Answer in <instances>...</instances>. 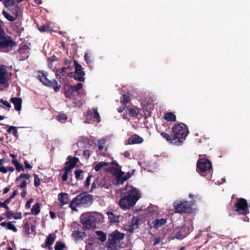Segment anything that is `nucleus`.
Segmentation results:
<instances>
[{"label":"nucleus","mask_w":250,"mask_h":250,"mask_svg":"<svg viewBox=\"0 0 250 250\" xmlns=\"http://www.w3.org/2000/svg\"><path fill=\"white\" fill-rule=\"evenodd\" d=\"M130 101V97L126 94H123L120 98V102L122 104L125 105Z\"/></svg>","instance_id":"34"},{"label":"nucleus","mask_w":250,"mask_h":250,"mask_svg":"<svg viewBox=\"0 0 250 250\" xmlns=\"http://www.w3.org/2000/svg\"><path fill=\"white\" fill-rule=\"evenodd\" d=\"M10 102L14 104L15 110L19 111L21 110L22 100L21 98H12L10 99Z\"/></svg>","instance_id":"18"},{"label":"nucleus","mask_w":250,"mask_h":250,"mask_svg":"<svg viewBox=\"0 0 250 250\" xmlns=\"http://www.w3.org/2000/svg\"><path fill=\"white\" fill-rule=\"evenodd\" d=\"M108 165L109 164L107 162H100L96 165L94 169L96 170V171H101V170L104 167H106L108 166Z\"/></svg>","instance_id":"31"},{"label":"nucleus","mask_w":250,"mask_h":250,"mask_svg":"<svg viewBox=\"0 0 250 250\" xmlns=\"http://www.w3.org/2000/svg\"><path fill=\"white\" fill-rule=\"evenodd\" d=\"M92 202V195L85 193H80L71 200L69 206L72 210L78 211L77 207H88L91 205Z\"/></svg>","instance_id":"2"},{"label":"nucleus","mask_w":250,"mask_h":250,"mask_svg":"<svg viewBox=\"0 0 250 250\" xmlns=\"http://www.w3.org/2000/svg\"><path fill=\"white\" fill-rule=\"evenodd\" d=\"M98 216L99 214L95 212L83 214L81 216V222L86 229L95 228L96 223L99 221Z\"/></svg>","instance_id":"3"},{"label":"nucleus","mask_w":250,"mask_h":250,"mask_svg":"<svg viewBox=\"0 0 250 250\" xmlns=\"http://www.w3.org/2000/svg\"><path fill=\"white\" fill-rule=\"evenodd\" d=\"M65 248H66L65 244L61 241H58L55 244L54 249L55 250H63Z\"/></svg>","instance_id":"33"},{"label":"nucleus","mask_w":250,"mask_h":250,"mask_svg":"<svg viewBox=\"0 0 250 250\" xmlns=\"http://www.w3.org/2000/svg\"><path fill=\"white\" fill-rule=\"evenodd\" d=\"M96 233L98 236V239L102 242H104L106 240V235L104 232L101 231H97Z\"/></svg>","instance_id":"32"},{"label":"nucleus","mask_w":250,"mask_h":250,"mask_svg":"<svg viewBox=\"0 0 250 250\" xmlns=\"http://www.w3.org/2000/svg\"><path fill=\"white\" fill-rule=\"evenodd\" d=\"M40 212V204L37 203L33 205L31 209V213L33 215H37Z\"/></svg>","instance_id":"30"},{"label":"nucleus","mask_w":250,"mask_h":250,"mask_svg":"<svg viewBox=\"0 0 250 250\" xmlns=\"http://www.w3.org/2000/svg\"><path fill=\"white\" fill-rule=\"evenodd\" d=\"M167 223V219L164 218L157 219L152 222L151 227L157 229Z\"/></svg>","instance_id":"19"},{"label":"nucleus","mask_w":250,"mask_h":250,"mask_svg":"<svg viewBox=\"0 0 250 250\" xmlns=\"http://www.w3.org/2000/svg\"><path fill=\"white\" fill-rule=\"evenodd\" d=\"M74 63V61L65 60L64 61V64L66 65V68L69 70H71L73 66L72 63Z\"/></svg>","instance_id":"42"},{"label":"nucleus","mask_w":250,"mask_h":250,"mask_svg":"<svg viewBox=\"0 0 250 250\" xmlns=\"http://www.w3.org/2000/svg\"><path fill=\"white\" fill-rule=\"evenodd\" d=\"M12 164L16 167L19 163L17 159H13L12 161Z\"/></svg>","instance_id":"64"},{"label":"nucleus","mask_w":250,"mask_h":250,"mask_svg":"<svg viewBox=\"0 0 250 250\" xmlns=\"http://www.w3.org/2000/svg\"><path fill=\"white\" fill-rule=\"evenodd\" d=\"M16 170L18 171H23L24 170V168L23 167V166L19 163L16 167Z\"/></svg>","instance_id":"50"},{"label":"nucleus","mask_w":250,"mask_h":250,"mask_svg":"<svg viewBox=\"0 0 250 250\" xmlns=\"http://www.w3.org/2000/svg\"><path fill=\"white\" fill-rule=\"evenodd\" d=\"M212 168L210 161L207 158L199 159L197 162V171L202 176H205Z\"/></svg>","instance_id":"6"},{"label":"nucleus","mask_w":250,"mask_h":250,"mask_svg":"<svg viewBox=\"0 0 250 250\" xmlns=\"http://www.w3.org/2000/svg\"><path fill=\"white\" fill-rule=\"evenodd\" d=\"M126 105H124V104H122L121 106H120L118 108V111L119 112V113H122L123 112V111L125 109V108H126Z\"/></svg>","instance_id":"55"},{"label":"nucleus","mask_w":250,"mask_h":250,"mask_svg":"<svg viewBox=\"0 0 250 250\" xmlns=\"http://www.w3.org/2000/svg\"><path fill=\"white\" fill-rule=\"evenodd\" d=\"M25 167L26 168L31 169L32 168V167L31 165L28 163V162L27 161H25L24 162Z\"/></svg>","instance_id":"59"},{"label":"nucleus","mask_w":250,"mask_h":250,"mask_svg":"<svg viewBox=\"0 0 250 250\" xmlns=\"http://www.w3.org/2000/svg\"><path fill=\"white\" fill-rule=\"evenodd\" d=\"M107 170L110 171L111 174L115 177V185L119 186L122 185L126 181L124 176L125 172L122 171L120 168L111 167H109Z\"/></svg>","instance_id":"11"},{"label":"nucleus","mask_w":250,"mask_h":250,"mask_svg":"<svg viewBox=\"0 0 250 250\" xmlns=\"http://www.w3.org/2000/svg\"><path fill=\"white\" fill-rule=\"evenodd\" d=\"M6 73L7 70L3 67H0V84L7 87L9 86V79L6 77Z\"/></svg>","instance_id":"13"},{"label":"nucleus","mask_w":250,"mask_h":250,"mask_svg":"<svg viewBox=\"0 0 250 250\" xmlns=\"http://www.w3.org/2000/svg\"><path fill=\"white\" fill-rule=\"evenodd\" d=\"M92 177V175H89L87 178L86 179V180L85 181V187H88L90 185V179H91V178Z\"/></svg>","instance_id":"52"},{"label":"nucleus","mask_w":250,"mask_h":250,"mask_svg":"<svg viewBox=\"0 0 250 250\" xmlns=\"http://www.w3.org/2000/svg\"><path fill=\"white\" fill-rule=\"evenodd\" d=\"M67 179H68V174L64 173V174H63V175L62 176V181L63 182H65L67 180Z\"/></svg>","instance_id":"58"},{"label":"nucleus","mask_w":250,"mask_h":250,"mask_svg":"<svg viewBox=\"0 0 250 250\" xmlns=\"http://www.w3.org/2000/svg\"><path fill=\"white\" fill-rule=\"evenodd\" d=\"M189 229L188 227L184 226H182L180 229L176 233V237L177 239H183L186 237L188 233Z\"/></svg>","instance_id":"15"},{"label":"nucleus","mask_w":250,"mask_h":250,"mask_svg":"<svg viewBox=\"0 0 250 250\" xmlns=\"http://www.w3.org/2000/svg\"><path fill=\"white\" fill-rule=\"evenodd\" d=\"M8 171V169L4 166H1L0 167V172L3 173H6Z\"/></svg>","instance_id":"56"},{"label":"nucleus","mask_w":250,"mask_h":250,"mask_svg":"<svg viewBox=\"0 0 250 250\" xmlns=\"http://www.w3.org/2000/svg\"><path fill=\"white\" fill-rule=\"evenodd\" d=\"M56 237L54 235L53 236L52 234H49L46 237V239L45 240V244L47 247H48V249L49 250H52V248L51 247V246L54 243V241H55Z\"/></svg>","instance_id":"22"},{"label":"nucleus","mask_w":250,"mask_h":250,"mask_svg":"<svg viewBox=\"0 0 250 250\" xmlns=\"http://www.w3.org/2000/svg\"><path fill=\"white\" fill-rule=\"evenodd\" d=\"M125 237V234L118 230L113 231L109 235L106 248L108 250H116L117 245Z\"/></svg>","instance_id":"4"},{"label":"nucleus","mask_w":250,"mask_h":250,"mask_svg":"<svg viewBox=\"0 0 250 250\" xmlns=\"http://www.w3.org/2000/svg\"><path fill=\"white\" fill-rule=\"evenodd\" d=\"M83 156L85 157V158L88 159L90 156V150H83Z\"/></svg>","instance_id":"49"},{"label":"nucleus","mask_w":250,"mask_h":250,"mask_svg":"<svg viewBox=\"0 0 250 250\" xmlns=\"http://www.w3.org/2000/svg\"><path fill=\"white\" fill-rule=\"evenodd\" d=\"M83 173V170L76 169L74 171V173L75 174V177L77 180L83 179V177L81 176V174Z\"/></svg>","instance_id":"40"},{"label":"nucleus","mask_w":250,"mask_h":250,"mask_svg":"<svg viewBox=\"0 0 250 250\" xmlns=\"http://www.w3.org/2000/svg\"><path fill=\"white\" fill-rule=\"evenodd\" d=\"M141 197L140 191L132 186L126 184L123 188L119 205L123 209L133 207Z\"/></svg>","instance_id":"1"},{"label":"nucleus","mask_w":250,"mask_h":250,"mask_svg":"<svg viewBox=\"0 0 250 250\" xmlns=\"http://www.w3.org/2000/svg\"><path fill=\"white\" fill-rule=\"evenodd\" d=\"M49 214L52 219H54L56 218V213L54 212L50 211L49 212Z\"/></svg>","instance_id":"62"},{"label":"nucleus","mask_w":250,"mask_h":250,"mask_svg":"<svg viewBox=\"0 0 250 250\" xmlns=\"http://www.w3.org/2000/svg\"><path fill=\"white\" fill-rule=\"evenodd\" d=\"M83 84L82 83H78L75 85H72V88L74 93L77 92L79 93V91L83 87Z\"/></svg>","instance_id":"41"},{"label":"nucleus","mask_w":250,"mask_h":250,"mask_svg":"<svg viewBox=\"0 0 250 250\" xmlns=\"http://www.w3.org/2000/svg\"><path fill=\"white\" fill-rule=\"evenodd\" d=\"M193 202L191 203L187 201H177L174 203V208L176 213H190L192 210Z\"/></svg>","instance_id":"7"},{"label":"nucleus","mask_w":250,"mask_h":250,"mask_svg":"<svg viewBox=\"0 0 250 250\" xmlns=\"http://www.w3.org/2000/svg\"><path fill=\"white\" fill-rule=\"evenodd\" d=\"M161 136L164 138L167 141L171 142L173 140H174L175 139H174V138L172 139L171 135H169V134H167L166 132H162L161 133Z\"/></svg>","instance_id":"37"},{"label":"nucleus","mask_w":250,"mask_h":250,"mask_svg":"<svg viewBox=\"0 0 250 250\" xmlns=\"http://www.w3.org/2000/svg\"><path fill=\"white\" fill-rule=\"evenodd\" d=\"M12 133L15 137H17L18 136V132L17 131V129L16 126L14 127V128L13 129Z\"/></svg>","instance_id":"57"},{"label":"nucleus","mask_w":250,"mask_h":250,"mask_svg":"<svg viewBox=\"0 0 250 250\" xmlns=\"http://www.w3.org/2000/svg\"><path fill=\"white\" fill-rule=\"evenodd\" d=\"M38 79L40 80L44 85L52 88L56 92L59 91L61 86V84H59L56 80L50 81L47 79L45 74L42 73V75L38 76Z\"/></svg>","instance_id":"10"},{"label":"nucleus","mask_w":250,"mask_h":250,"mask_svg":"<svg viewBox=\"0 0 250 250\" xmlns=\"http://www.w3.org/2000/svg\"><path fill=\"white\" fill-rule=\"evenodd\" d=\"M164 118L167 122L176 121V117L175 115L171 112H168L165 113Z\"/></svg>","instance_id":"25"},{"label":"nucleus","mask_w":250,"mask_h":250,"mask_svg":"<svg viewBox=\"0 0 250 250\" xmlns=\"http://www.w3.org/2000/svg\"><path fill=\"white\" fill-rule=\"evenodd\" d=\"M6 229L16 232L18 231L17 228L11 222H8Z\"/></svg>","instance_id":"43"},{"label":"nucleus","mask_w":250,"mask_h":250,"mask_svg":"<svg viewBox=\"0 0 250 250\" xmlns=\"http://www.w3.org/2000/svg\"><path fill=\"white\" fill-rule=\"evenodd\" d=\"M107 215L108 216L109 222L115 223L119 222V216L115 215L113 212H107Z\"/></svg>","instance_id":"28"},{"label":"nucleus","mask_w":250,"mask_h":250,"mask_svg":"<svg viewBox=\"0 0 250 250\" xmlns=\"http://www.w3.org/2000/svg\"><path fill=\"white\" fill-rule=\"evenodd\" d=\"M237 201L234 205L235 211L239 214L246 215L249 213L248 203L243 198H236Z\"/></svg>","instance_id":"8"},{"label":"nucleus","mask_w":250,"mask_h":250,"mask_svg":"<svg viewBox=\"0 0 250 250\" xmlns=\"http://www.w3.org/2000/svg\"><path fill=\"white\" fill-rule=\"evenodd\" d=\"M71 169H72V168L68 166L64 167L63 170L64 171V173L68 174Z\"/></svg>","instance_id":"54"},{"label":"nucleus","mask_w":250,"mask_h":250,"mask_svg":"<svg viewBox=\"0 0 250 250\" xmlns=\"http://www.w3.org/2000/svg\"><path fill=\"white\" fill-rule=\"evenodd\" d=\"M58 200L60 202V206H63L68 204L69 202V198L67 193L61 192L58 194Z\"/></svg>","instance_id":"14"},{"label":"nucleus","mask_w":250,"mask_h":250,"mask_svg":"<svg viewBox=\"0 0 250 250\" xmlns=\"http://www.w3.org/2000/svg\"><path fill=\"white\" fill-rule=\"evenodd\" d=\"M18 193V191L17 190H15L12 193V195L9 197L7 199H6L4 202H6L8 203H9L11 201V200L14 198L15 196H16V195Z\"/></svg>","instance_id":"47"},{"label":"nucleus","mask_w":250,"mask_h":250,"mask_svg":"<svg viewBox=\"0 0 250 250\" xmlns=\"http://www.w3.org/2000/svg\"><path fill=\"white\" fill-rule=\"evenodd\" d=\"M57 119L61 123H64L67 119V117L65 114H61L57 116Z\"/></svg>","instance_id":"39"},{"label":"nucleus","mask_w":250,"mask_h":250,"mask_svg":"<svg viewBox=\"0 0 250 250\" xmlns=\"http://www.w3.org/2000/svg\"><path fill=\"white\" fill-rule=\"evenodd\" d=\"M30 175L25 173H21L19 177L16 178V181L19 180L20 179L24 178L26 179H29L30 178Z\"/></svg>","instance_id":"46"},{"label":"nucleus","mask_w":250,"mask_h":250,"mask_svg":"<svg viewBox=\"0 0 250 250\" xmlns=\"http://www.w3.org/2000/svg\"><path fill=\"white\" fill-rule=\"evenodd\" d=\"M23 230L26 235L29 234L30 225L28 222H26L24 223L23 227Z\"/></svg>","instance_id":"44"},{"label":"nucleus","mask_w":250,"mask_h":250,"mask_svg":"<svg viewBox=\"0 0 250 250\" xmlns=\"http://www.w3.org/2000/svg\"><path fill=\"white\" fill-rule=\"evenodd\" d=\"M14 127L15 126H10L7 130V132L9 133H12V131H13V129L14 128Z\"/></svg>","instance_id":"63"},{"label":"nucleus","mask_w":250,"mask_h":250,"mask_svg":"<svg viewBox=\"0 0 250 250\" xmlns=\"http://www.w3.org/2000/svg\"><path fill=\"white\" fill-rule=\"evenodd\" d=\"M27 182L23 181L19 186L18 188H25L27 186Z\"/></svg>","instance_id":"53"},{"label":"nucleus","mask_w":250,"mask_h":250,"mask_svg":"<svg viewBox=\"0 0 250 250\" xmlns=\"http://www.w3.org/2000/svg\"><path fill=\"white\" fill-rule=\"evenodd\" d=\"M33 202V199L30 198L25 204V208L28 209L31 207V204Z\"/></svg>","instance_id":"51"},{"label":"nucleus","mask_w":250,"mask_h":250,"mask_svg":"<svg viewBox=\"0 0 250 250\" xmlns=\"http://www.w3.org/2000/svg\"><path fill=\"white\" fill-rule=\"evenodd\" d=\"M67 160L68 161L65 162V164L72 168L76 166L77 163L79 161V159L77 157H72L71 156H68L67 158Z\"/></svg>","instance_id":"20"},{"label":"nucleus","mask_w":250,"mask_h":250,"mask_svg":"<svg viewBox=\"0 0 250 250\" xmlns=\"http://www.w3.org/2000/svg\"><path fill=\"white\" fill-rule=\"evenodd\" d=\"M124 177H125V180H127L128 179L131 177V174L130 172H127L126 174H124Z\"/></svg>","instance_id":"61"},{"label":"nucleus","mask_w":250,"mask_h":250,"mask_svg":"<svg viewBox=\"0 0 250 250\" xmlns=\"http://www.w3.org/2000/svg\"><path fill=\"white\" fill-rule=\"evenodd\" d=\"M38 28L41 32H48L50 31V26L48 24H43L41 26L38 25Z\"/></svg>","instance_id":"35"},{"label":"nucleus","mask_w":250,"mask_h":250,"mask_svg":"<svg viewBox=\"0 0 250 250\" xmlns=\"http://www.w3.org/2000/svg\"><path fill=\"white\" fill-rule=\"evenodd\" d=\"M34 185L36 187H38L41 185V179L37 174H34Z\"/></svg>","instance_id":"45"},{"label":"nucleus","mask_w":250,"mask_h":250,"mask_svg":"<svg viewBox=\"0 0 250 250\" xmlns=\"http://www.w3.org/2000/svg\"><path fill=\"white\" fill-rule=\"evenodd\" d=\"M84 234V232L80 231H74L72 233V236L75 239L81 238Z\"/></svg>","instance_id":"36"},{"label":"nucleus","mask_w":250,"mask_h":250,"mask_svg":"<svg viewBox=\"0 0 250 250\" xmlns=\"http://www.w3.org/2000/svg\"><path fill=\"white\" fill-rule=\"evenodd\" d=\"M5 216L8 219H11L12 217L15 219H20L22 218V214L21 212L14 213L12 211H7L5 213Z\"/></svg>","instance_id":"21"},{"label":"nucleus","mask_w":250,"mask_h":250,"mask_svg":"<svg viewBox=\"0 0 250 250\" xmlns=\"http://www.w3.org/2000/svg\"><path fill=\"white\" fill-rule=\"evenodd\" d=\"M64 94L66 97L72 98L75 96V93L72 88V85L65 84L64 86Z\"/></svg>","instance_id":"16"},{"label":"nucleus","mask_w":250,"mask_h":250,"mask_svg":"<svg viewBox=\"0 0 250 250\" xmlns=\"http://www.w3.org/2000/svg\"><path fill=\"white\" fill-rule=\"evenodd\" d=\"M126 113L129 117H136L138 114L137 108H128L126 110Z\"/></svg>","instance_id":"29"},{"label":"nucleus","mask_w":250,"mask_h":250,"mask_svg":"<svg viewBox=\"0 0 250 250\" xmlns=\"http://www.w3.org/2000/svg\"><path fill=\"white\" fill-rule=\"evenodd\" d=\"M70 70L67 69V68L65 67H62L61 69H58L56 70V75H58V74H62V76L64 77H69V73L71 72H70Z\"/></svg>","instance_id":"27"},{"label":"nucleus","mask_w":250,"mask_h":250,"mask_svg":"<svg viewBox=\"0 0 250 250\" xmlns=\"http://www.w3.org/2000/svg\"><path fill=\"white\" fill-rule=\"evenodd\" d=\"M2 14L3 16L9 21H14L18 17V15L17 12L15 13V16L11 15L9 14L6 11L3 10L2 11Z\"/></svg>","instance_id":"26"},{"label":"nucleus","mask_w":250,"mask_h":250,"mask_svg":"<svg viewBox=\"0 0 250 250\" xmlns=\"http://www.w3.org/2000/svg\"><path fill=\"white\" fill-rule=\"evenodd\" d=\"M5 7H8L9 6H12L15 5V0H2Z\"/></svg>","instance_id":"38"},{"label":"nucleus","mask_w":250,"mask_h":250,"mask_svg":"<svg viewBox=\"0 0 250 250\" xmlns=\"http://www.w3.org/2000/svg\"><path fill=\"white\" fill-rule=\"evenodd\" d=\"M74 65L75 66V72H71L69 73V77L73 78L75 80L80 82H83L85 80V72L81 64L74 60Z\"/></svg>","instance_id":"9"},{"label":"nucleus","mask_w":250,"mask_h":250,"mask_svg":"<svg viewBox=\"0 0 250 250\" xmlns=\"http://www.w3.org/2000/svg\"><path fill=\"white\" fill-rule=\"evenodd\" d=\"M84 60L89 67L92 68L94 65V59L92 55L89 52H86L84 55Z\"/></svg>","instance_id":"17"},{"label":"nucleus","mask_w":250,"mask_h":250,"mask_svg":"<svg viewBox=\"0 0 250 250\" xmlns=\"http://www.w3.org/2000/svg\"><path fill=\"white\" fill-rule=\"evenodd\" d=\"M101 118L96 108L88 109L85 115V122L93 124L94 122L99 123Z\"/></svg>","instance_id":"12"},{"label":"nucleus","mask_w":250,"mask_h":250,"mask_svg":"<svg viewBox=\"0 0 250 250\" xmlns=\"http://www.w3.org/2000/svg\"><path fill=\"white\" fill-rule=\"evenodd\" d=\"M0 103L2 104L6 108H8V110L11 107V104H10V103H9L8 102L3 100L2 99H1L0 100Z\"/></svg>","instance_id":"48"},{"label":"nucleus","mask_w":250,"mask_h":250,"mask_svg":"<svg viewBox=\"0 0 250 250\" xmlns=\"http://www.w3.org/2000/svg\"><path fill=\"white\" fill-rule=\"evenodd\" d=\"M130 144H141L143 142V139L138 135L134 134L128 140Z\"/></svg>","instance_id":"23"},{"label":"nucleus","mask_w":250,"mask_h":250,"mask_svg":"<svg viewBox=\"0 0 250 250\" xmlns=\"http://www.w3.org/2000/svg\"><path fill=\"white\" fill-rule=\"evenodd\" d=\"M172 131L174 135V139H178V141L180 143L183 141L180 139H185L188 133L187 125L182 123L175 125L172 128Z\"/></svg>","instance_id":"5"},{"label":"nucleus","mask_w":250,"mask_h":250,"mask_svg":"<svg viewBox=\"0 0 250 250\" xmlns=\"http://www.w3.org/2000/svg\"><path fill=\"white\" fill-rule=\"evenodd\" d=\"M139 223V220L133 217L131 221V224L128 226V231L130 232H133L134 230L138 228Z\"/></svg>","instance_id":"24"},{"label":"nucleus","mask_w":250,"mask_h":250,"mask_svg":"<svg viewBox=\"0 0 250 250\" xmlns=\"http://www.w3.org/2000/svg\"><path fill=\"white\" fill-rule=\"evenodd\" d=\"M9 203L6 202H4V205L2 206V208H5L7 211H10L11 210H10V208L9 207L7 206V205Z\"/></svg>","instance_id":"60"}]
</instances>
